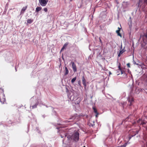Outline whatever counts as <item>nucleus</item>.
<instances>
[{
  "instance_id": "obj_18",
  "label": "nucleus",
  "mask_w": 147,
  "mask_h": 147,
  "mask_svg": "<svg viewBox=\"0 0 147 147\" xmlns=\"http://www.w3.org/2000/svg\"><path fill=\"white\" fill-rule=\"evenodd\" d=\"M38 105V103H36L34 105H32L30 107L32 109H33L34 108H36L37 107V106Z\"/></svg>"
},
{
  "instance_id": "obj_23",
  "label": "nucleus",
  "mask_w": 147,
  "mask_h": 147,
  "mask_svg": "<svg viewBox=\"0 0 147 147\" xmlns=\"http://www.w3.org/2000/svg\"><path fill=\"white\" fill-rule=\"evenodd\" d=\"M27 8V6H26V7H23V8L22 9V11H25L26 10V8Z\"/></svg>"
},
{
  "instance_id": "obj_32",
  "label": "nucleus",
  "mask_w": 147,
  "mask_h": 147,
  "mask_svg": "<svg viewBox=\"0 0 147 147\" xmlns=\"http://www.w3.org/2000/svg\"><path fill=\"white\" fill-rule=\"evenodd\" d=\"M60 136L62 138H63L64 137V136H62L61 135H60Z\"/></svg>"
},
{
  "instance_id": "obj_17",
  "label": "nucleus",
  "mask_w": 147,
  "mask_h": 147,
  "mask_svg": "<svg viewBox=\"0 0 147 147\" xmlns=\"http://www.w3.org/2000/svg\"><path fill=\"white\" fill-rule=\"evenodd\" d=\"M42 8L40 7H37L36 9V12H38L40 11Z\"/></svg>"
},
{
  "instance_id": "obj_27",
  "label": "nucleus",
  "mask_w": 147,
  "mask_h": 147,
  "mask_svg": "<svg viewBox=\"0 0 147 147\" xmlns=\"http://www.w3.org/2000/svg\"><path fill=\"white\" fill-rule=\"evenodd\" d=\"M24 11H22V10L21 11L20 14V15L21 14H23L24 13Z\"/></svg>"
},
{
  "instance_id": "obj_35",
  "label": "nucleus",
  "mask_w": 147,
  "mask_h": 147,
  "mask_svg": "<svg viewBox=\"0 0 147 147\" xmlns=\"http://www.w3.org/2000/svg\"><path fill=\"white\" fill-rule=\"evenodd\" d=\"M52 109H53V107H51V106H50V107Z\"/></svg>"
},
{
  "instance_id": "obj_33",
  "label": "nucleus",
  "mask_w": 147,
  "mask_h": 147,
  "mask_svg": "<svg viewBox=\"0 0 147 147\" xmlns=\"http://www.w3.org/2000/svg\"><path fill=\"white\" fill-rule=\"evenodd\" d=\"M63 143H64L65 141H64V140H63Z\"/></svg>"
},
{
  "instance_id": "obj_8",
  "label": "nucleus",
  "mask_w": 147,
  "mask_h": 147,
  "mask_svg": "<svg viewBox=\"0 0 147 147\" xmlns=\"http://www.w3.org/2000/svg\"><path fill=\"white\" fill-rule=\"evenodd\" d=\"M129 103L128 105L130 106L131 105L132 102L134 101V99L132 97H129L127 99Z\"/></svg>"
},
{
  "instance_id": "obj_40",
  "label": "nucleus",
  "mask_w": 147,
  "mask_h": 147,
  "mask_svg": "<svg viewBox=\"0 0 147 147\" xmlns=\"http://www.w3.org/2000/svg\"><path fill=\"white\" fill-rule=\"evenodd\" d=\"M146 142H147V139L146 140Z\"/></svg>"
},
{
  "instance_id": "obj_37",
  "label": "nucleus",
  "mask_w": 147,
  "mask_h": 147,
  "mask_svg": "<svg viewBox=\"0 0 147 147\" xmlns=\"http://www.w3.org/2000/svg\"><path fill=\"white\" fill-rule=\"evenodd\" d=\"M80 84V82H79V84Z\"/></svg>"
},
{
  "instance_id": "obj_31",
  "label": "nucleus",
  "mask_w": 147,
  "mask_h": 147,
  "mask_svg": "<svg viewBox=\"0 0 147 147\" xmlns=\"http://www.w3.org/2000/svg\"><path fill=\"white\" fill-rule=\"evenodd\" d=\"M94 122H93V124H91V126L93 127V126L94 125Z\"/></svg>"
},
{
  "instance_id": "obj_34",
  "label": "nucleus",
  "mask_w": 147,
  "mask_h": 147,
  "mask_svg": "<svg viewBox=\"0 0 147 147\" xmlns=\"http://www.w3.org/2000/svg\"><path fill=\"white\" fill-rule=\"evenodd\" d=\"M56 129H59V127H57L56 128Z\"/></svg>"
},
{
  "instance_id": "obj_12",
  "label": "nucleus",
  "mask_w": 147,
  "mask_h": 147,
  "mask_svg": "<svg viewBox=\"0 0 147 147\" xmlns=\"http://www.w3.org/2000/svg\"><path fill=\"white\" fill-rule=\"evenodd\" d=\"M68 42H66V43H65L63 47H62V48H61V51H60V52H61L64 49H65L66 47H67V45H68Z\"/></svg>"
},
{
  "instance_id": "obj_15",
  "label": "nucleus",
  "mask_w": 147,
  "mask_h": 147,
  "mask_svg": "<svg viewBox=\"0 0 147 147\" xmlns=\"http://www.w3.org/2000/svg\"><path fill=\"white\" fill-rule=\"evenodd\" d=\"M125 51L123 49H122L119 52L118 54V57H120L121 56V55Z\"/></svg>"
},
{
  "instance_id": "obj_14",
  "label": "nucleus",
  "mask_w": 147,
  "mask_h": 147,
  "mask_svg": "<svg viewBox=\"0 0 147 147\" xmlns=\"http://www.w3.org/2000/svg\"><path fill=\"white\" fill-rule=\"evenodd\" d=\"M93 110H94V112L96 114V117H97V115H98V113L97 111V109H96L95 108V107H93Z\"/></svg>"
},
{
  "instance_id": "obj_38",
  "label": "nucleus",
  "mask_w": 147,
  "mask_h": 147,
  "mask_svg": "<svg viewBox=\"0 0 147 147\" xmlns=\"http://www.w3.org/2000/svg\"><path fill=\"white\" fill-rule=\"evenodd\" d=\"M46 106L47 107H48L47 106Z\"/></svg>"
},
{
  "instance_id": "obj_11",
  "label": "nucleus",
  "mask_w": 147,
  "mask_h": 147,
  "mask_svg": "<svg viewBox=\"0 0 147 147\" xmlns=\"http://www.w3.org/2000/svg\"><path fill=\"white\" fill-rule=\"evenodd\" d=\"M118 30H117L116 31V32L118 36H120L121 37H122L121 34L120 33L121 28H119V27H118Z\"/></svg>"
},
{
  "instance_id": "obj_13",
  "label": "nucleus",
  "mask_w": 147,
  "mask_h": 147,
  "mask_svg": "<svg viewBox=\"0 0 147 147\" xmlns=\"http://www.w3.org/2000/svg\"><path fill=\"white\" fill-rule=\"evenodd\" d=\"M64 73L65 75H66L69 73V71L66 66L65 67V70L64 71Z\"/></svg>"
},
{
  "instance_id": "obj_16",
  "label": "nucleus",
  "mask_w": 147,
  "mask_h": 147,
  "mask_svg": "<svg viewBox=\"0 0 147 147\" xmlns=\"http://www.w3.org/2000/svg\"><path fill=\"white\" fill-rule=\"evenodd\" d=\"M137 132L135 134H134V135H131L129 137V140H128V141L129 140H130V139L131 138L134 136H135L136 134H138V131H137Z\"/></svg>"
},
{
  "instance_id": "obj_3",
  "label": "nucleus",
  "mask_w": 147,
  "mask_h": 147,
  "mask_svg": "<svg viewBox=\"0 0 147 147\" xmlns=\"http://www.w3.org/2000/svg\"><path fill=\"white\" fill-rule=\"evenodd\" d=\"M6 101L5 94H4L3 90L0 88V101L2 104L4 103Z\"/></svg>"
},
{
  "instance_id": "obj_7",
  "label": "nucleus",
  "mask_w": 147,
  "mask_h": 147,
  "mask_svg": "<svg viewBox=\"0 0 147 147\" xmlns=\"http://www.w3.org/2000/svg\"><path fill=\"white\" fill-rule=\"evenodd\" d=\"M71 64L72 67L73 69V71L74 72H76L77 71L76 66V64L74 62H71Z\"/></svg>"
},
{
  "instance_id": "obj_25",
  "label": "nucleus",
  "mask_w": 147,
  "mask_h": 147,
  "mask_svg": "<svg viewBox=\"0 0 147 147\" xmlns=\"http://www.w3.org/2000/svg\"><path fill=\"white\" fill-rule=\"evenodd\" d=\"M43 9L44 11L45 12H47L48 11V9L46 8H44Z\"/></svg>"
},
{
  "instance_id": "obj_2",
  "label": "nucleus",
  "mask_w": 147,
  "mask_h": 147,
  "mask_svg": "<svg viewBox=\"0 0 147 147\" xmlns=\"http://www.w3.org/2000/svg\"><path fill=\"white\" fill-rule=\"evenodd\" d=\"M77 95L76 94H74V95H72L70 97L71 100L75 101V104H78L80 102V98L78 97H77L76 96Z\"/></svg>"
},
{
  "instance_id": "obj_9",
  "label": "nucleus",
  "mask_w": 147,
  "mask_h": 147,
  "mask_svg": "<svg viewBox=\"0 0 147 147\" xmlns=\"http://www.w3.org/2000/svg\"><path fill=\"white\" fill-rule=\"evenodd\" d=\"M77 115H75L74 116H73L72 117H71L69 119V120H70V119H72V121H69V120H66L65 121V123H68V122H70L71 121H72L73 120H74V119H75L76 116H77Z\"/></svg>"
},
{
  "instance_id": "obj_1",
  "label": "nucleus",
  "mask_w": 147,
  "mask_h": 147,
  "mask_svg": "<svg viewBox=\"0 0 147 147\" xmlns=\"http://www.w3.org/2000/svg\"><path fill=\"white\" fill-rule=\"evenodd\" d=\"M64 136L65 138H67V140L69 141H69L71 140L75 142H78L79 139V133L78 132L76 131L75 132L71 135H64Z\"/></svg>"
},
{
  "instance_id": "obj_20",
  "label": "nucleus",
  "mask_w": 147,
  "mask_h": 147,
  "mask_svg": "<svg viewBox=\"0 0 147 147\" xmlns=\"http://www.w3.org/2000/svg\"><path fill=\"white\" fill-rule=\"evenodd\" d=\"M33 21V20L29 19L27 20V22L28 23L30 24Z\"/></svg>"
},
{
  "instance_id": "obj_21",
  "label": "nucleus",
  "mask_w": 147,
  "mask_h": 147,
  "mask_svg": "<svg viewBox=\"0 0 147 147\" xmlns=\"http://www.w3.org/2000/svg\"><path fill=\"white\" fill-rule=\"evenodd\" d=\"M129 144V143H128V142L127 143H125L123 145H121L120 146H118L117 147H126V145L128 143Z\"/></svg>"
},
{
  "instance_id": "obj_42",
  "label": "nucleus",
  "mask_w": 147,
  "mask_h": 147,
  "mask_svg": "<svg viewBox=\"0 0 147 147\" xmlns=\"http://www.w3.org/2000/svg\"><path fill=\"white\" fill-rule=\"evenodd\" d=\"M122 47V46H121V49Z\"/></svg>"
},
{
  "instance_id": "obj_22",
  "label": "nucleus",
  "mask_w": 147,
  "mask_h": 147,
  "mask_svg": "<svg viewBox=\"0 0 147 147\" xmlns=\"http://www.w3.org/2000/svg\"><path fill=\"white\" fill-rule=\"evenodd\" d=\"M76 79H77V78L76 77L74 78H73L71 80V83H72V84H73V83H74V82H75V81H76Z\"/></svg>"
},
{
  "instance_id": "obj_28",
  "label": "nucleus",
  "mask_w": 147,
  "mask_h": 147,
  "mask_svg": "<svg viewBox=\"0 0 147 147\" xmlns=\"http://www.w3.org/2000/svg\"><path fill=\"white\" fill-rule=\"evenodd\" d=\"M137 131L138 132V130H136V131H134L133 132H134V134H133V135H134V134H135L137 132Z\"/></svg>"
},
{
  "instance_id": "obj_4",
  "label": "nucleus",
  "mask_w": 147,
  "mask_h": 147,
  "mask_svg": "<svg viewBox=\"0 0 147 147\" xmlns=\"http://www.w3.org/2000/svg\"><path fill=\"white\" fill-rule=\"evenodd\" d=\"M146 5H147V0H139L138 5V7H141L143 9L145 8Z\"/></svg>"
},
{
  "instance_id": "obj_30",
  "label": "nucleus",
  "mask_w": 147,
  "mask_h": 147,
  "mask_svg": "<svg viewBox=\"0 0 147 147\" xmlns=\"http://www.w3.org/2000/svg\"><path fill=\"white\" fill-rule=\"evenodd\" d=\"M127 67H130V64L129 63H128L127 64Z\"/></svg>"
},
{
  "instance_id": "obj_29",
  "label": "nucleus",
  "mask_w": 147,
  "mask_h": 147,
  "mask_svg": "<svg viewBox=\"0 0 147 147\" xmlns=\"http://www.w3.org/2000/svg\"><path fill=\"white\" fill-rule=\"evenodd\" d=\"M99 40H100V42L101 43V44H102V41L101 40L100 38V37L99 38Z\"/></svg>"
},
{
  "instance_id": "obj_5",
  "label": "nucleus",
  "mask_w": 147,
  "mask_h": 147,
  "mask_svg": "<svg viewBox=\"0 0 147 147\" xmlns=\"http://www.w3.org/2000/svg\"><path fill=\"white\" fill-rule=\"evenodd\" d=\"M135 90L134 92V88H133V84L131 85L130 87V89L131 90L130 91V94L131 95L132 93H136V94H138L139 93V89L137 88H135Z\"/></svg>"
},
{
  "instance_id": "obj_41",
  "label": "nucleus",
  "mask_w": 147,
  "mask_h": 147,
  "mask_svg": "<svg viewBox=\"0 0 147 147\" xmlns=\"http://www.w3.org/2000/svg\"><path fill=\"white\" fill-rule=\"evenodd\" d=\"M146 128V130H147V127Z\"/></svg>"
},
{
  "instance_id": "obj_39",
  "label": "nucleus",
  "mask_w": 147,
  "mask_h": 147,
  "mask_svg": "<svg viewBox=\"0 0 147 147\" xmlns=\"http://www.w3.org/2000/svg\"><path fill=\"white\" fill-rule=\"evenodd\" d=\"M43 117L44 118L45 117L44 116V115H43Z\"/></svg>"
},
{
  "instance_id": "obj_26",
  "label": "nucleus",
  "mask_w": 147,
  "mask_h": 147,
  "mask_svg": "<svg viewBox=\"0 0 147 147\" xmlns=\"http://www.w3.org/2000/svg\"><path fill=\"white\" fill-rule=\"evenodd\" d=\"M133 63L134 64H136V65H138V63H136L134 61V60L133 61Z\"/></svg>"
},
{
  "instance_id": "obj_43",
  "label": "nucleus",
  "mask_w": 147,
  "mask_h": 147,
  "mask_svg": "<svg viewBox=\"0 0 147 147\" xmlns=\"http://www.w3.org/2000/svg\"><path fill=\"white\" fill-rule=\"evenodd\" d=\"M85 147L84 146V147Z\"/></svg>"
},
{
  "instance_id": "obj_24",
  "label": "nucleus",
  "mask_w": 147,
  "mask_h": 147,
  "mask_svg": "<svg viewBox=\"0 0 147 147\" xmlns=\"http://www.w3.org/2000/svg\"><path fill=\"white\" fill-rule=\"evenodd\" d=\"M144 36L146 38L147 40V30L145 34H144Z\"/></svg>"
},
{
  "instance_id": "obj_6",
  "label": "nucleus",
  "mask_w": 147,
  "mask_h": 147,
  "mask_svg": "<svg viewBox=\"0 0 147 147\" xmlns=\"http://www.w3.org/2000/svg\"><path fill=\"white\" fill-rule=\"evenodd\" d=\"M49 0H39L40 5L42 6H45L47 5Z\"/></svg>"
},
{
  "instance_id": "obj_10",
  "label": "nucleus",
  "mask_w": 147,
  "mask_h": 147,
  "mask_svg": "<svg viewBox=\"0 0 147 147\" xmlns=\"http://www.w3.org/2000/svg\"><path fill=\"white\" fill-rule=\"evenodd\" d=\"M82 83L83 84V85L84 86V88H86V80L84 77V76H83L82 77Z\"/></svg>"
},
{
  "instance_id": "obj_36",
  "label": "nucleus",
  "mask_w": 147,
  "mask_h": 147,
  "mask_svg": "<svg viewBox=\"0 0 147 147\" xmlns=\"http://www.w3.org/2000/svg\"><path fill=\"white\" fill-rule=\"evenodd\" d=\"M15 69H16V71L17 70H16V67H15Z\"/></svg>"
},
{
  "instance_id": "obj_19",
  "label": "nucleus",
  "mask_w": 147,
  "mask_h": 147,
  "mask_svg": "<svg viewBox=\"0 0 147 147\" xmlns=\"http://www.w3.org/2000/svg\"><path fill=\"white\" fill-rule=\"evenodd\" d=\"M118 68H119V69L120 71L121 74H123L124 73H125L124 71H123L122 70L120 65H119Z\"/></svg>"
}]
</instances>
